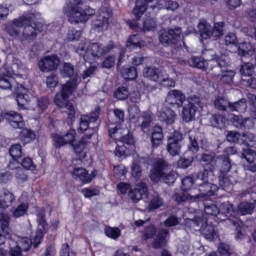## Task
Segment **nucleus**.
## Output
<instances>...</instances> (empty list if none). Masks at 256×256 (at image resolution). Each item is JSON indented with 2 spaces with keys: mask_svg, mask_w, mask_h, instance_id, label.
<instances>
[{
  "mask_svg": "<svg viewBox=\"0 0 256 256\" xmlns=\"http://www.w3.org/2000/svg\"><path fill=\"white\" fill-rule=\"evenodd\" d=\"M219 211L220 215H225L227 217V219L221 218V221H226L228 225H234V227L238 225L236 220H232L229 218L235 217V208L233 207V204H231V202H223L220 205Z\"/></svg>",
  "mask_w": 256,
  "mask_h": 256,
  "instance_id": "21",
  "label": "nucleus"
},
{
  "mask_svg": "<svg viewBox=\"0 0 256 256\" xmlns=\"http://www.w3.org/2000/svg\"><path fill=\"white\" fill-rule=\"evenodd\" d=\"M35 18L29 24L24 25L22 34H20V41H34L38 33L43 31V24L41 22L33 23Z\"/></svg>",
  "mask_w": 256,
  "mask_h": 256,
  "instance_id": "12",
  "label": "nucleus"
},
{
  "mask_svg": "<svg viewBox=\"0 0 256 256\" xmlns=\"http://www.w3.org/2000/svg\"><path fill=\"white\" fill-rule=\"evenodd\" d=\"M111 10L108 8H102L97 16V19L93 20L92 27L94 31H105L109 27V19H111Z\"/></svg>",
  "mask_w": 256,
  "mask_h": 256,
  "instance_id": "15",
  "label": "nucleus"
},
{
  "mask_svg": "<svg viewBox=\"0 0 256 256\" xmlns=\"http://www.w3.org/2000/svg\"><path fill=\"white\" fill-rule=\"evenodd\" d=\"M27 211H29V204L27 203H21L18 206L11 208L12 217L15 219L25 217V215H27Z\"/></svg>",
  "mask_w": 256,
  "mask_h": 256,
  "instance_id": "38",
  "label": "nucleus"
},
{
  "mask_svg": "<svg viewBox=\"0 0 256 256\" xmlns=\"http://www.w3.org/2000/svg\"><path fill=\"white\" fill-rule=\"evenodd\" d=\"M60 73L63 77H73L75 75V66L71 63H64Z\"/></svg>",
  "mask_w": 256,
  "mask_h": 256,
  "instance_id": "49",
  "label": "nucleus"
},
{
  "mask_svg": "<svg viewBox=\"0 0 256 256\" xmlns=\"http://www.w3.org/2000/svg\"><path fill=\"white\" fill-rule=\"evenodd\" d=\"M240 74L243 77H252L255 73V65L251 62H246L240 65Z\"/></svg>",
  "mask_w": 256,
  "mask_h": 256,
  "instance_id": "41",
  "label": "nucleus"
},
{
  "mask_svg": "<svg viewBox=\"0 0 256 256\" xmlns=\"http://www.w3.org/2000/svg\"><path fill=\"white\" fill-rule=\"evenodd\" d=\"M112 113L113 116L108 117V133L110 137L115 138V135H117V132L120 129V125L125 121V112L116 108Z\"/></svg>",
  "mask_w": 256,
  "mask_h": 256,
  "instance_id": "10",
  "label": "nucleus"
},
{
  "mask_svg": "<svg viewBox=\"0 0 256 256\" xmlns=\"http://www.w3.org/2000/svg\"><path fill=\"white\" fill-rule=\"evenodd\" d=\"M149 196V189L147 188V184L140 182L136 184L134 189H131L128 192V197L131 199L133 203H139L141 199Z\"/></svg>",
  "mask_w": 256,
  "mask_h": 256,
  "instance_id": "18",
  "label": "nucleus"
},
{
  "mask_svg": "<svg viewBox=\"0 0 256 256\" xmlns=\"http://www.w3.org/2000/svg\"><path fill=\"white\" fill-rule=\"evenodd\" d=\"M181 143H183V134L179 131H175L169 136L167 140V152L172 157H177L181 153Z\"/></svg>",
  "mask_w": 256,
  "mask_h": 256,
  "instance_id": "14",
  "label": "nucleus"
},
{
  "mask_svg": "<svg viewBox=\"0 0 256 256\" xmlns=\"http://www.w3.org/2000/svg\"><path fill=\"white\" fill-rule=\"evenodd\" d=\"M163 128L161 126H155L151 134V143L153 149H157L161 143H163Z\"/></svg>",
  "mask_w": 256,
  "mask_h": 256,
  "instance_id": "27",
  "label": "nucleus"
},
{
  "mask_svg": "<svg viewBox=\"0 0 256 256\" xmlns=\"http://www.w3.org/2000/svg\"><path fill=\"white\" fill-rule=\"evenodd\" d=\"M193 183H195V180L191 176H186L182 179V191L175 194V199L177 203H183L184 201H189V199H193L194 196L187 193V191H189L191 187H193Z\"/></svg>",
  "mask_w": 256,
  "mask_h": 256,
  "instance_id": "16",
  "label": "nucleus"
},
{
  "mask_svg": "<svg viewBox=\"0 0 256 256\" xmlns=\"http://www.w3.org/2000/svg\"><path fill=\"white\" fill-rule=\"evenodd\" d=\"M131 175L134 179H141V175H143V170L141 166L137 162H133L131 166Z\"/></svg>",
  "mask_w": 256,
  "mask_h": 256,
  "instance_id": "57",
  "label": "nucleus"
},
{
  "mask_svg": "<svg viewBox=\"0 0 256 256\" xmlns=\"http://www.w3.org/2000/svg\"><path fill=\"white\" fill-rule=\"evenodd\" d=\"M9 223H11V217L8 214H0V225L2 233L0 234V245H5L7 239H11V229L9 228Z\"/></svg>",
  "mask_w": 256,
  "mask_h": 256,
  "instance_id": "22",
  "label": "nucleus"
},
{
  "mask_svg": "<svg viewBox=\"0 0 256 256\" xmlns=\"http://www.w3.org/2000/svg\"><path fill=\"white\" fill-rule=\"evenodd\" d=\"M81 35V31L76 30L75 28H71L68 31L67 39L68 41H79V39H81Z\"/></svg>",
  "mask_w": 256,
  "mask_h": 256,
  "instance_id": "60",
  "label": "nucleus"
},
{
  "mask_svg": "<svg viewBox=\"0 0 256 256\" xmlns=\"http://www.w3.org/2000/svg\"><path fill=\"white\" fill-rule=\"evenodd\" d=\"M150 179L154 181V183L162 180L166 185H173L177 179V174L175 171L169 170V166L165 160L158 159L151 169Z\"/></svg>",
  "mask_w": 256,
  "mask_h": 256,
  "instance_id": "3",
  "label": "nucleus"
},
{
  "mask_svg": "<svg viewBox=\"0 0 256 256\" xmlns=\"http://www.w3.org/2000/svg\"><path fill=\"white\" fill-rule=\"evenodd\" d=\"M228 109L232 111V113H245V111H247V100L240 99L236 102H230Z\"/></svg>",
  "mask_w": 256,
  "mask_h": 256,
  "instance_id": "36",
  "label": "nucleus"
},
{
  "mask_svg": "<svg viewBox=\"0 0 256 256\" xmlns=\"http://www.w3.org/2000/svg\"><path fill=\"white\" fill-rule=\"evenodd\" d=\"M72 175L74 179H79V181H82V183H91L95 177V175H89V172H87V170L84 168H74Z\"/></svg>",
  "mask_w": 256,
  "mask_h": 256,
  "instance_id": "26",
  "label": "nucleus"
},
{
  "mask_svg": "<svg viewBox=\"0 0 256 256\" xmlns=\"http://www.w3.org/2000/svg\"><path fill=\"white\" fill-rule=\"evenodd\" d=\"M13 78L9 77L8 75H1L0 76V89L9 90L13 87L11 84Z\"/></svg>",
  "mask_w": 256,
  "mask_h": 256,
  "instance_id": "55",
  "label": "nucleus"
},
{
  "mask_svg": "<svg viewBox=\"0 0 256 256\" xmlns=\"http://www.w3.org/2000/svg\"><path fill=\"white\" fill-rule=\"evenodd\" d=\"M160 121L166 123V125H173L175 119H177V114L170 108H164L159 115Z\"/></svg>",
  "mask_w": 256,
  "mask_h": 256,
  "instance_id": "25",
  "label": "nucleus"
},
{
  "mask_svg": "<svg viewBox=\"0 0 256 256\" xmlns=\"http://www.w3.org/2000/svg\"><path fill=\"white\" fill-rule=\"evenodd\" d=\"M227 118L224 115L216 114L210 118V124L212 127H216L217 129H223L225 127V123Z\"/></svg>",
  "mask_w": 256,
  "mask_h": 256,
  "instance_id": "42",
  "label": "nucleus"
},
{
  "mask_svg": "<svg viewBox=\"0 0 256 256\" xmlns=\"http://www.w3.org/2000/svg\"><path fill=\"white\" fill-rule=\"evenodd\" d=\"M148 207H149L150 211H155V209H159V207H163V198H161V196H159V194L154 193L151 196Z\"/></svg>",
  "mask_w": 256,
  "mask_h": 256,
  "instance_id": "43",
  "label": "nucleus"
},
{
  "mask_svg": "<svg viewBox=\"0 0 256 256\" xmlns=\"http://www.w3.org/2000/svg\"><path fill=\"white\" fill-rule=\"evenodd\" d=\"M204 213L206 215H213L214 217H217V215H220V210L215 204L205 205L204 207Z\"/></svg>",
  "mask_w": 256,
  "mask_h": 256,
  "instance_id": "59",
  "label": "nucleus"
},
{
  "mask_svg": "<svg viewBox=\"0 0 256 256\" xmlns=\"http://www.w3.org/2000/svg\"><path fill=\"white\" fill-rule=\"evenodd\" d=\"M143 75L146 79H150V81H159V72L157 71V68L146 67L143 70Z\"/></svg>",
  "mask_w": 256,
  "mask_h": 256,
  "instance_id": "46",
  "label": "nucleus"
},
{
  "mask_svg": "<svg viewBox=\"0 0 256 256\" xmlns=\"http://www.w3.org/2000/svg\"><path fill=\"white\" fill-rule=\"evenodd\" d=\"M229 104V99L223 96L217 97L213 102L214 109H217V111H227V109H229Z\"/></svg>",
  "mask_w": 256,
  "mask_h": 256,
  "instance_id": "39",
  "label": "nucleus"
},
{
  "mask_svg": "<svg viewBox=\"0 0 256 256\" xmlns=\"http://www.w3.org/2000/svg\"><path fill=\"white\" fill-rule=\"evenodd\" d=\"M212 62L217 63L218 67H220V69H223V67H228L229 58L225 55L216 56L212 59Z\"/></svg>",
  "mask_w": 256,
  "mask_h": 256,
  "instance_id": "56",
  "label": "nucleus"
},
{
  "mask_svg": "<svg viewBox=\"0 0 256 256\" xmlns=\"http://www.w3.org/2000/svg\"><path fill=\"white\" fill-rule=\"evenodd\" d=\"M75 87H77V79L74 78L68 81L65 85H63L61 93L56 94L55 96V104L58 107L66 109V112L68 113V118H70L71 120L75 119V107L73 106V104L67 102V99H69V95H72Z\"/></svg>",
  "mask_w": 256,
  "mask_h": 256,
  "instance_id": "4",
  "label": "nucleus"
},
{
  "mask_svg": "<svg viewBox=\"0 0 256 256\" xmlns=\"http://www.w3.org/2000/svg\"><path fill=\"white\" fill-rule=\"evenodd\" d=\"M198 33L202 39H221L225 35V22H215L211 26L207 21L202 20L198 24Z\"/></svg>",
  "mask_w": 256,
  "mask_h": 256,
  "instance_id": "6",
  "label": "nucleus"
},
{
  "mask_svg": "<svg viewBox=\"0 0 256 256\" xmlns=\"http://www.w3.org/2000/svg\"><path fill=\"white\" fill-rule=\"evenodd\" d=\"M193 161H194L193 157H190V158H180L178 160V164L177 165H178V167L180 169H187V168L191 167V165H193Z\"/></svg>",
  "mask_w": 256,
  "mask_h": 256,
  "instance_id": "62",
  "label": "nucleus"
},
{
  "mask_svg": "<svg viewBox=\"0 0 256 256\" xmlns=\"http://www.w3.org/2000/svg\"><path fill=\"white\" fill-rule=\"evenodd\" d=\"M185 101L187 103L183 106ZM166 103L171 107H177V109L183 107L181 118L185 123L195 121V115H197L199 108L202 107L201 98L195 95L187 98L181 90H170L166 96Z\"/></svg>",
  "mask_w": 256,
  "mask_h": 256,
  "instance_id": "1",
  "label": "nucleus"
},
{
  "mask_svg": "<svg viewBox=\"0 0 256 256\" xmlns=\"http://www.w3.org/2000/svg\"><path fill=\"white\" fill-rule=\"evenodd\" d=\"M202 163H205L204 167H215L217 165V157L215 153H205L201 156Z\"/></svg>",
  "mask_w": 256,
  "mask_h": 256,
  "instance_id": "44",
  "label": "nucleus"
},
{
  "mask_svg": "<svg viewBox=\"0 0 256 256\" xmlns=\"http://www.w3.org/2000/svg\"><path fill=\"white\" fill-rule=\"evenodd\" d=\"M59 65H61V59H59L57 55L45 56L38 63V67L42 73L55 71Z\"/></svg>",
  "mask_w": 256,
  "mask_h": 256,
  "instance_id": "17",
  "label": "nucleus"
},
{
  "mask_svg": "<svg viewBox=\"0 0 256 256\" xmlns=\"http://www.w3.org/2000/svg\"><path fill=\"white\" fill-rule=\"evenodd\" d=\"M216 163L219 165V175H229L231 171V159L229 157H219Z\"/></svg>",
  "mask_w": 256,
  "mask_h": 256,
  "instance_id": "32",
  "label": "nucleus"
},
{
  "mask_svg": "<svg viewBox=\"0 0 256 256\" xmlns=\"http://www.w3.org/2000/svg\"><path fill=\"white\" fill-rule=\"evenodd\" d=\"M255 211V204L243 201L240 202L237 206L238 215H253Z\"/></svg>",
  "mask_w": 256,
  "mask_h": 256,
  "instance_id": "34",
  "label": "nucleus"
},
{
  "mask_svg": "<svg viewBox=\"0 0 256 256\" xmlns=\"http://www.w3.org/2000/svg\"><path fill=\"white\" fill-rule=\"evenodd\" d=\"M114 96L119 101H125L129 97V89L127 87H119L115 93Z\"/></svg>",
  "mask_w": 256,
  "mask_h": 256,
  "instance_id": "54",
  "label": "nucleus"
},
{
  "mask_svg": "<svg viewBox=\"0 0 256 256\" xmlns=\"http://www.w3.org/2000/svg\"><path fill=\"white\" fill-rule=\"evenodd\" d=\"M75 53L80 55V57H83L84 61L91 62V58L89 57L91 53L89 52V47H87V43L81 42L78 47L75 48Z\"/></svg>",
  "mask_w": 256,
  "mask_h": 256,
  "instance_id": "40",
  "label": "nucleus"
},
{
  "mask_svg": "<svg viewBox=\"0 0 256 256\" xmlns=\"http://www.w3.org/2000/svg\"><path fill=\"white\" fill-rule=\"evenodd\" d=\"M105 235L110 239H119L121 237V229L108 226L105 228Z\"/></svg>",
  "mask_w": 256,
  "mask_h": 256,
  "instance_id": "53",
  "label": "nucleus"
},
{
  "mask_svg": "<svg viewBox=\"0 0 256 256\" xmlns=\"http://www.w3.org/2000/svg\"><path fill=\"white\" fill-rule=\"evenodd\" d=\"M22 251L21 245L17 243L16 246L11 248L10 254L7 253V250L0 249V256H21Z\"/></svg>",
  "mask_w": 256,
  "mask_h": 256,
  "instance_id": "52",
  "label": "nucleus"
},
{
  "mask_svg": "<svg viewBox=\"0 0 256 256\" xmlns=\"http://www.w3.org/2000/svg\"><path fill=\"white\" fill-rule=\"evenodd\" d=\"M147 3H153V0H137L136 6L133 9V15H135L136 19H141L143 17V13L147 11Z\"/></svg>",
  "mask_w": 256,
  "mask_h": 256,
  "instance_id": "33",
  "label": "nucleus"
},
{
  "mask_svg": "<svg viewBox=\"0 0 256 256\" xmlns=\"http://www.w3.org/2000/svg\"><path fill=\"white\" fill-rule=\"evenodd\" d=\"M9 154L14 161H18L23 156V148H21L20 144H13L10 147Z\"/></svg>",
  "mask_w": 256,
  "mask_h": 256,
  "instance_id": "48",
  "label": "nucleus"
},
{
  "mask_svg": "<svg viewBox=\"0 0 256 256\" xmlns=\"http://www.w3.org/2000/svg\"><path fill=\"white\" fill-rule=\"evenodd\" d=\"M215 166H204V169L197 173V181H202V183L209 182V179L214 176Z\"/></svg>",
  "mask_w": 256,
  "mask_h": 256,
  "instance_id": "30",
  "label": "nucleus"
},
{
  "mask_svg": "<svg viewBox=\"0 0 256 256\" xmlns=\"http://www.w3.org/2000/svg\"><path fill=\"white\" fill-rule=\"evenodd\" d=\"M242 159H245L247 163H254L256 159V152L251 148L243 149L241 154Z\"/></svg>",
  "mask_w": 256,
  "mask_h": 256,
  "instance_id": "51",
  "label": "nucleus"
},
{
  "mask_svg": "<svg viewBox=\"0 0 256 256\" xmlns=\"http://www.w3.org/2000/svg\"><path fill=\"white\" fill-rule=\"evenodd\" d=\"M255 53V46L250 42H242L238 47V54L240 57H247L249 55H253Z\"/></svg>",
  "mask_w": 256,
  "mask_h": 256,
  "instance_id": "37",
  "label": "nucleus"
},
{
  "mask_svg": "<svg viewBox=\"0 0 256 256\" xmlns=\"http://www.w3.org/2000/svg\"><path fill=\"white\" fill-rule=\"evenodd\" d=\"M92 137L93 134H86L76 145H74V152L80 159L85 158V147L87 146V143L91 141Z\"/></svg>",
  "mask_w": 256,
  "mask_h": 256,
  "instance_id": "23",
  "label": "nucleus"
},
{
  "mask_svg": "<svg viewBox=\"0 0 256 256\" xmlns=\"http://www.w3.org/2000/svg\"><path fill=\"white\" fill-rule=\"evenodd\" d=\"M157 27V22L155 19L149 17L144 20V26H143V31H153Z\"/></svg>",
  "mask_w": 256,
  "mask_h": 256,
  "instance_id": "61",
  "label": "nucleus"
},
{
  "mask_svg": "<svg viewBox=\"0 0 256 256\" xmlns=\"http://www.w3.org/2000/svg\"><path fill=\"white\" fill-rule=\"evenodd\" d=\"M219 190V187L209 182L198 183L199 194L193 196L195 199H201V197H213Z\"/></svg>",
  "mask_w": 256,
  "mask_h": 256,
  "instance_id": "20",
  "label": "nucleus"
},
{
  "mask_svg": "<svg viewBox=\"0 0 256 256\" xmlns=\"http://www.w3.org/2000/svg\"><path fill=\"white\" fill-rule=\"evenodd\" d=\"M15 93L17 105L21 110L32 109V111H36L38 115H41L49 107V98L47 97L37 99L36 106H30L31 94H29V90L23 85L18 86Z\"/></svg>",
  "mask_w": 256,
  "mask_h": 256,
  "instance_id": "2",
  "label": "nucleus"
},
{
  "mask_svg": "<svg viewBox=\"0 0 256 256\" xmlns=\"http://www.w3.org/2000/svg\"><path fill=\"white\" fill-rule=\"evenodd\" d=\"M60 256H77L75 251L71 250L69 244H63L59 253Z\"/></svg>",
  "mask_w": 256,
  "mask_h": 256,
  "instance_id": "64",
  "label": "nucleus"
},
{
  "mask_svg": "<svg viewBox=\"0 0 256 256\" xmlns=\"http://www.w3.org/2000/svg\"><path fill=\"white\" fill-rule=\"evenodd\" d=\"M65 13L68 15L69 23H87L83 9L79 5L67 3L64 8Z\"/></svg>",
  "mask_w": 256,
  "mask_h": 256,
  "instance_id": "11",
  "label": "nucleus"
},
{
  "mask_svg": "<svg viewBox=\"0 0 256 256\" xmlns=\"http://www.w3.org/2000/svg\"><path fill=\"white\" fill-rule=\"evenodd\" d=\"M218 253L220 256H231V246L225 242L218 245Z\"/></svg>",
  "mask_w": 256,
  "mask_h": 256,
  "instance_id": "58",
  "label": "nucleus"
},
{
  "mask_svg": "<svg viewBox=\"0 0 256 256\" xmlns=\"http://www.w3.org/2000/svg\"><path fill=\"white\" fill-rule=\"evenodd\" d=\"M52 139L54 141V145L58 148L67 145V142H65L64 136H61L59 134H52Z\"/></svg>",
  "mask_w": 256,
  "mask_h": 256,
  "instance_id": "63",
  "label": "nucleus"
},
{
  "mask_svg": "<svg viewBox=\"0 0 256 256\" xmlns=\"http://www.w3.org/2000/svg\"><path fill=\"white\" fill-rule=\"evenodd\" d=\"M37 222L39 227L42 229L38 230L36 232L35 237L33 240L29 238H24L19 241L18 245H20V248L22 251H28L31 249V245H34V249H37L39 245H41V241L43 239V231H47V221L45 220V210L40 209L37 213Z\"/></svg>",
  "mask_w": 256,
  "mask_h": 256,
  "instance_id": "5",
  "label": "nucleus"
},
{
  "mask_svg": "<svg viewBox=\"0 0 256 256\" xmlns=\"http://www.w3.org/2000/svg\"><path fill=\"white\" fill-rule=\"evenodd\" d=\"M35 19V14L27 13L17 19H14L6 25V32L11 37H21V27H25V25H29L31 20Z\"/></svg>",
  "mask_w": 256,
  "mask_h": 256,
  "instance_id": "8",
  "label": "nucleus"
},
{
  "mask_svg": "<svg viewBox=\"0 0 256 256\" xmlns=\"http://www.w3.org/2000/svg\"><path fill=\"white\" fill-rule=\"evenodd\" d=\"M3 119L13 127V129H24L25 121H23V116L15 111H9L3 114Z\"/></svg>",
  "mask_w": 256,
  "mask_h": 256,
  "instance_id": "19",
  "label": "nucleus"
},
{
  "mask_svg": "<svg viewBox=\"0 0 256 256\" xmlns=\"http://www.w3.org/2000/svg\"><path fill=\"white\" fill-rule=\"evenodd\" d=\"M99 115H101L100 107H96L90 115H81L78 129L79 133L90 131L88 135H95V133H97V128L99 127Z\"/></svg>",
  "mask_w": 256,
  "mask_h": 256,
  "instance_id": "7",
  "label": "nucleus"
},
{
  "mask_svg": "<svg viewBox=\"0 0 256 256\" xmlns=\"http://www.w3.org/2000/svg\"><path fill=\"white\" fill-rule=\"evenodd\" d=\"M219 185L224 191H231L237 180L229 174H219Z\"/></svg>",
  "mask_w": 256,
  "mask_h": 256,
  "instance_id": "24",
  "label": "nucleus"
},
{
  "mask_svg": "<svg viewBox=\"0 0 256 256\" xmlns=\"http://www.w3.org/2000/svg\"><path fill=\"white\" fill-rule=\"evenodd\" d=\"M181 27L170 28L168 30H162L159 33V41L164 47H171V45H177L181 39Z\"/></svg>",
  "mask_w": 256,
  "mask_h": 256,
  "instance_id": "9",
  "label": "nucleus"
},
{
  "mask_svg": "<svg viewBox=\"0 0 256 256\" xmlns=\"http://www.w3.org/2000/svg\"><path fill=\"white\" fill-rule=\"evenodd\" d=\"M16 199L15 194L11 193L9 190H5L0 197V209H9Z\"/></svg>",
  "mask_w": 256,
  "mask_h": 256,
  "instance_id": "28",
  "label": "nucleus"
},
{
  "mask_svg": "<svg viewBox=\"0 0 256 256\" xmlns=\"http://www.w3.org/2000/svg\"><path fill=\"white\" fill-rule=\"evenodd\" d=\"M204 223H206L205 217H195L194 219H187L185 221V225L190 231H200Z\"/></svg>",
  "mask_w": 256,
  "mask_h": 256,
  "instance_id": "31",
  "label": "nucleus"
},
{
  "mask_svg": "<svg viewBox=\"0 0 256 256\" xmlns=\"http://www.w3.org/2000/svg\"><path fill=\"white\" fill-rule=\"evenodd\" d=\"M167 237H169L168 230L160 229L152 244L154 249H161V247H165V245H167Z\"/></svg>",
  "mask_w": 256,
  "mask_h": 256,
  "instance_id": "29",
  "label": "nucleus"
},
{
  "mask_svg": "<svg viewBox=\"0 0 256 256\" xmlns=\"http://www.w3.org/2000/svg\"><path fill=\"white\" fill-rule=\"evenodd\" d=\"M115 49V42L109 41L107 45H103L100 42L92 43L89 46V53L93 57V59H101V57H105L107 53H111Z\"/></svg>",
  "mask_w": 256,
  "mask_h": 256,
  "instance_id": "13",
  "label": "nucleus"
},
{
  "mask_svg": "<svg viewBox=\"0 0 256 256\" xmlns=\"http://www.w3.org/2000/svg\"><path fill=\"white\" fill-rule=\"evenodd\" d=\"M115 155L117 157H127L128 155H131V148L123 144V142H120L116 145Z\"/></svg>",
  "mask_w": 256,
  "mask_h": 256,
  "instance_id": "45",
  "label": "nucleus"
},
{
  "mask_svg": "<svg viewBox=\"0 0 256 256\" xmlns=\"http://www.w3.org/2000/svg\"><path fill=\"white\" fill-rule=\"evenodd\" d=\"M121 75L124 79L133 81V79H137V69L135 67L122 68Z\"/></svg>",
  "mask_w": 256,
  "mask_h": 256,
  "instance_id": "47",
  "label": "nucleus"
},
{
  "mask_svg": "<svg viewBox=\"0 0 256 256\" xmlns=\"http://www.w3.org/2000/svg\"><path fill=\"white\" fill-rule=\"evenodd\" d=\"M190 67H196L197 69H205L207 61L201 57H192L188 61Z\"/></svg>",
  "mask_w": 256,
  "mask_h": 256,
  "instance_id": "50",
  "label": "nucleus"
},
{
  "mask_svg": "<svg viewBox=\"0 0 256 256\" xmlns=\"http://www.w3.org/2000/svg\"><path fill=\"white\" fill-rule=\"evenodd\" d=\"M200 232L205 237V239H208L209 241H213L215 239L217 232H215V226L211 224L204 223L201 228Z\"/></svg>",
  "mask_w": 256,
  "mask_h": 256,
  "instance_id": "35",
  "label": "nucleus"
}]
</instances>
